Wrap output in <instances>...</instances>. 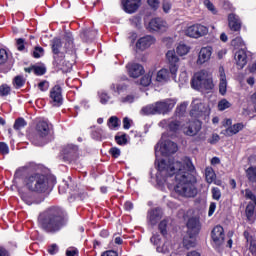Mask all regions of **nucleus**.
<instances>
[{"instance_id": "nucleus-1", "label": "nucleus", "mask_w": 256, "mask_h": 256, "mask_svg": "<svg viewBox=\"0 0 256 256\" xmlns=\"http://www.w3.org/2000/svg\"><path fill=\"white\" fill-rule=\"evenodd\" d=\"M157 167L158 185H167L168 189L174 188L175 193L186 199L197 197V177L190 158L185 157L181 162L173 159L161 160Z\"/></svg>"}, {"instance_id": "nucleus-2", "label": "nucleus", "mask_w": 256, "mask_h": 256, "mask_svg": "<svg viewBox=\"0 0 256 256\" xmlns=\"http://www.w3.org/2000/svg\"><path fill=\"white\" fill-rule=\"evenodd\" d=\"M69 223V215L59 206H51L38 216V227L45 233H59Z\"/></svg>"}, {"instance_id": "nucleus-3", "label": "nucleus", "mask_w": 256, "mask_h": 256, "mask_svg": "<svg viewBox=\"0 0 256 256\" xmlns=\"http://www.w3.org/2000/svg\"><path fill=\"white\" fill-rule=\"evenodd\" d=\"M64 39L66 41L65 49L70 51V54L65 56L63 52L54 53L53 63L55 67H58L59 69H63V67L71 69V67H73V63H75V58L77 57L75 54V45L73 44V35H71V33H66Z\"/></svg>"}, {"instance_id": "nucleus-4", "label": "nucleus", "mask_w": 256, "mask_h": 256, "mask_svg": "<svg viewBox=\"0 0 256 256\" xmlns=\"http://www.w3.org/2000/svg\"><path fill=\"white\" fill-rule=\"evenodd\" d=\"M24 187L31 193H47L49 191V178L45 174L34 173L24 178Z\"/></svg>"}, {"instance_id": "nucleus-5", "label": "nucleus", "mask_w": 256, "mask_h": 256, "mask_svg": "<svg viewBox=\"0 0 256 256\" xmlns=\"http://www.w3.org/2000/svg\"><path fill=\"white\" fill-rule=\"evenodd\" d=\"M175 105H177L176 99L167 98L143 107L141 113L143 115H167V113L173 111Z\"/></svg>"}, {"instance_id": "nucleus-6", "label": "nucleus", "mask_w": 256, "mask_h": 256, "mask_svg": "<svg viewBox=\"0 0 256 256\" xmlns=\"http://www.w3.org/2000/svg\"><path fill=\"white\" fill-rule=\"evenodd\" d=\"M191 85L196 91H211V89L215 87V84H213V76L207 70H201L195 73Z\"/></svg>"}, {"instance_id": "nucleus-7", "label": "nucleus", "mask_w": 256, "mask_h": 256, "mask_svg": "<svg viewBox=\"0 0 256 256\" xmlns=\"http://www.w3.org/2000/svg\"><path fill=\"white\" fill-rule=\"evenodd\" d=\"M49 135V123L45 120H40L36 125V134L31 137L33 145L43 147L45 145V137Z\"/></svg>"}, {"instance_id": "nucleus-8", "label": "nucleus", "mask_w": 256, "mask_h": 256, "mask_svg": "<svg viewBox=\"0 0 256 256\" xmlns=\"http://www.w3.org/2000/svg\"><path fill=\"white\" fill-rule=\"evenodd\" d=\"M177 150H178L177 144L170 140L160 142L155 147L156 156L158 153H161V155H163L164 157H169V155H173V153H177Z\"/></svg>"}, {"instance_id": "nucleus-9", "label": "nucleus", "mask_w": 256, "mask_h": 256, "mask_svg": "<svg viewBox=\"0 0 256 256\" xmlns=\"http://www.w3.org/2000/svg\"><path fill=\"white\" fill-rule=\"evenodd\" d=\"M207 33H209V28L201 24H194L192 26H189L185 30V35H187V37H191L192 39H199V37H205Z\"/></svg>"}, {"instance_id": "nucleus-10", "label": "nucleus", "mask_w": 256, "mask_h": 256, "mask_svg": "<svg viewBox=\"0 0 256 256\" xmlns=\"http://www.w3.org/2000/svg\"><path fill=\"white\" fill-rule=\"evenodd\" d=\"M166 61H168L172 79H177V72L179 71V57L175 50H169L166 53Z\"/></svg>"}, {"instance_id": "nucleus-11", "label": "nucleus", "mask_w": 256, "mask_h": 256, "mask_svg": "<svg viewBox=\"0 0 256 256\" xmlns=\"http://www.w3.org/2000/svg\"><path fill=\"white\" fill-rule=\"evenodd\" d=\"M63 160L73 163L79 159V148L76 145L68 144L62 150Z\"/></svg>"}, {"instance_id": "nucleus-12", "label": "nucleus", "mask_w": 256, "mask_h": 256, "mask_svg": "<svg viewBox=\"0 0 256 256\" xmlns=\"http://www.w3.org/2000/svg\"><path fill=\"white\" fill-rule=\"evenodd\" d=\"M213 247H221L225 243V230L222 226H215L211 231Z\"/></svg>"}, {"instance_id": "nucleus-13", "label": "nucleus", "mask_w": 256, "mask_h": 256, "mask_svg": "<svg viewBox=\"0 0 256 256\" xmlns=\"http://www.w3.org/2000/svg\"><path fill=\"white\" fill-rule=\"evenodd\" d=\"M148 29L151 32L165 33L169 29V25L162 18H153L148 24Z\"/></svg>"}, {"instance_id": "nucleus-14", "label": "nucleus", "mask_w": 256, "mask_h": 256, "mask_svg": "<svg viewBox=\"0 0 256 256\" xmlns=\"http://www.w3.org/2000/svg\"><path fill=\"white\" fill-rule=\"evenodd\" d=\"M191 107L192 108L190 111V115L195 119H199V117H203V115L207 111V107H205V104H203V101H201L200 99H194L192 101Z\"/></svg>"}, {"instance_id": "nucleus-15", "label": "nucleus", "mask_w": 256, "mask_h": 256, "mask_svg": "<svg viewBox=\"0 0 256 256\" xmlns=\"http://www.w3.org/2000/svg\"><path fill=\"white\" fill-rule=\"evenodd\" d=\"M213 48L211 46L202 47L198 54L197 65H203L211 60Z\"/></svg>"}, {"instance_id": "nucleus-16", "label": "nucleus", "mask_w": 256, "mask_h": 256, "mask_svg": "<svg viewBox=\"0 0 256 256\" xmlns=\"http://www.w3.org/2000/svg\"><path fill=\"white\" fill-rule=\"evenodd\" d=\"M122 7L126 13L133 14L141 7V0H121Z\"/></svg>"}, {"instance_id": "nucleus-17", "label": "nucleus", "mask_w": 256, "mask_h": 256, "mask_svg": "<svg viewBox=\"0 0 256 256\" xmlns=\"http://www.w3.org/2000/svg\"><path fill=\"white\" fill-rule=\"evenodd\" d=\"M155 41V37L147 35L138 39L136 42V47L140 49V51H145V49H149L151 45H155Z\"/></svg>"}, {"instance_id": "nucleus-18", "label": "nucleus", "mask_w": 256, "mask_h": 256, "mask_svg": "<svg viewBox=\"0 0 256 256\" xmlns=\"http://www.w3.org/2000/svg\"><path fill=\"white\" fill-rule=\"evenodd\" d=\"M234 59L238 69H243L247 65V50L245 48H240L235 52Z\"/></svg>"}, {"instance_id": "nucleus-19", "label": "nucleus", "mask_w": 256, "mask_h": 256, "mask_svg": "<svg viewBox=\"0 0 256 256\" xmlns=\"http://www.w3.org/2000/svg\"><path fill=\"white\" fill-rule=\"evenodd\" d=\"M187 234L188 235H199L201 231V222L199 218H190L187 222Z\"/></svg>"}, {"instance_id": "nucleus-20", "label": "nucleus", "mask_w": 256, "mask_h": 256, "mask_svg": "<svg viewBox=\"0 0 256 256\" xmlns=\"http://www.w3.org/2000/svg\"><path fill=\"white\" fill-rule=\"evenodd\" d=\"M127 69L130 77L137 79V77H141L143 73H145V69L141 64L138 63H129L127 64Z\"/></svg>"}, {"instance_id": "nucleus-21", "label": "nucleus", "mask_w": 256, "mask_h": 256, "mask_svg": "<svg viewBox=\"0 0 256 256\" xmlns=\"http://www.w3.org/2000/svg\"><path fill=\"white\" fill-rule=\"evenodd\" d=\"M50 99L53 105L59 106L63 103V94L61 92V86L56 85L50 91Z\"/></svg>"}, {"instance_id": "nucleus-22", "label": "nucleus", "mask_w": 256, "mask_h": 256, "mask_svg": "<svg viewBox=\"0 0 256 256\" xmlns=\"http://www.w3.org/2000/svg\"><path fill=\"white\" fill-rule=\"evenodd\" d=\"M161 217H163V211H161V208H155L148 211L147 219L149 225H151L152 227L157 225Z\"/></svg>"}, {"instance_id": "nucleus-23", "label": "nucleus", "mask_w": 256, "mask_h": 256, "mask_svg": "<svg viewBox=\"0 0 256 256\" xmlns=\"http://www.w3.org/2000/svg\"><path fill=\"white\" fill-rule=\"evenodd\" d=\"M245 129V124L243 122L236 123L224 130H222V135H225V137H233V135H237L239 131H243Z\"/></svg>"}, {"instance_id": "nucleus-24", "label": "nucleus", "mask_w": 256, "mask_h": 256, "mask_svg": "<svg viewBox=\"0 0 256 256\" xmlns=\"http://www.w3.org/2000/svg\"><path fill=\"white\" fill-rule=\"evenodd\" d=\"M219 93L220 95H227V75H225V68L219 67Z\"/></svg>"}, {"instance_id": "nucleus-25", "label": "nucleus", "mask_w": 256, "mask_h": 256, "mask_svg": "<svg viewBox=\"0 0 256 256\" xmlns=\"http://www.w3.org/2000/svg\"><path fill=\"white\" fill-rule=\"evenodd\" d=\"M228 26L231 31H241V19L237 14L228 15Z\"/></svg>"}, {"instance_id": "nucleus-26", "label": "nucleus", "mask_w": 256, "mask_h": 256, "mask_svg": "<svg viewBox=\"0 0 256 256\" xmlns=\"http://www.w3.org/2000/svg\"><path fill=\"white\" fill-rule=\"evenodd\" d=\"M201 131V121L195 120L189 124L188 127L184 128V133L193 137Z\"/></svg>"}, {"instance_id": "nucleus-27", "label": "nucleus", "mask_w": 256, "mask_h": 256, "mask_svg": "<svg viewBox=\"0 0 256 256\" xmlns=\"http://www.w3.org/2000/svg\"><path fill=\"white\" fill-rule=\"evenodd\" d=\"M21 199L26 205H39V203H43V198H36L31 193H21Z\"/></svg>"}, {"instance_id": "nucleus-28", "label": "nucleus", "mask_w": 256, "mask_h": 256, "mask_svg": "<svg viewBox=\"0 0 256 256\" xmlns=\"http://www.w3.org/2000/svg\"><path fill=\"white\" fill-rule=\"evenodd\" d=\"M180 123L177 120L168 119V120H162L159 123V127H163L164 129H169V131H177L180 127Z\"/></svg>"}, {"instance_id": "nucleus-29", "label": "nucleus", "mask_w": 256, "mask_h": 256, "mask_svg": "<svg viewBox=\"0 0 256 256\" xmlns=\"http://www.w3.org/2000/svg\"><path fill=\"white\" fill-rule=\"evenodd\" d=\"M173 78L171 75V69L169 70L167 68H162L160 71L157 72L156 81L158 83H167L169 79Z\"/></svg>"}, {"instance_id": "nucleus-30", "label": "nucleus", "mask_w": 256, "mask_h": 256, "mask_svg": "<svg viewBox=\"0 0 256 256\" xmlns=\"http://www.w3.org/2000/svg\"><path fill=\"white\" fill-rule=\"evenodd\" d=\"M246 177L251 183V185H255L256 187V166H250L245 170Z\"/></svg>"}, {"instance_id": "nucleus-31", "label": "nucleus", "mask_w": 256, "mask_h": 256, "mask_svg": "<svg viewBox=\"0 0 256 256\" xmlns=\"http://www.w3.org/2000/svg\"><path fill=\"white\" fill-rule=\"evenodd\" d=\"M244 237L247 243H250L249 250L251 251L252 255H256V240L253 236L249 235V231H244Z\"/></svg>"}, {"instance_id": "nucleus-32", "label": "nucleus", "mask_w": 256, "mask_h": 256, "mask_svg": "<svg viewBox=\"0 0 256 256\" xmlns=\"http://www.w3.org/2000/svg\"><path fill=\"white\" fill-rule=\"evenodd\" d=\"M97 36V31L96 30H83L80 34L81 39H83V41H91V39H95V37Z\"/></svg>"}, {"instance_id": "nucleus-33", "label": "nucleus", "mask_w": 256, "mask_h": 256, "mask_svg": "<svg viewBox=\"0 0 256 256\" xmlns=\"http://www.w3.org/2000/svg\"><path fill=\"white\" fill-rule=\"evenodd\" d=\"M195 237H197V235H188L184 237L183 245L186 249H191V247H195V245H197Z\"/></svg>"}, {"instance_id": "nucleus-34", "label": "nucleus", "mask_w": 256, "mask_h": 256, "mask_svg": "<svg viewBox=\"0 0 256 256\" xmlns=\"http://www.w3.org/2000/svg\"><path fill=\"white\" fill-rule=\"evenodd\" d=\"M205 179H206V183H209V185H211V183H213V181H215V179H217V175L215 174V170H213V168L206 167Z\"/></svg>"}, {"instance_id": "nucleus-35", "label": "nucleus", "mask_w": 256, "mask_h": 256, "mask_svg": "<svg viewBox=\"0 0 256 256\" xmlns=\"http://www.w3.org/2000/svg\"><path fill=\"white\" fill-rule=\"evenodd\" d=\"M255 207H256L255 202H250L247 205V207H246V217H247L248 221H253V219L255 217Z\"/></svg>"}, {"instance_id": "nucleus-36", "label": "nucleus", "mask_w": 256, "mask_h": 256, "mask_svg": "<svg viewBox=\"0 0 256 256\" xmlns=\"http://www.w3.org/2000/svg\"><path fill=\"white\" fill-rule=\"evenodd\" d=\"M26 173H29V166H22L18 168L14 174V181L17 182V179H21V177Z\"/></svg>"}, {"instance_id": "nucleus-37", "label": "nucleus", "mask_w": 256, "mask_h": 256, "mask_svg": "<svg viewBox=\"0 0 256 256\" xmlns=\"http://www.w3.org/2000/svg\"><path fill=\"white\" fill-rule=\"evenodd\" d=\"M176 51L180 57H183L184 55H187L189 51H191V48L187 46V44H179L176 48Z\"/></svg>"}, {"instance_id": "nucleus-38", "label": "nucleus", "mask_w": 256, "mask_h": 256, "mask_svg": "<svg viewBox=\"0 0 256 256\" xmlns=\"http://www.w3.org/2000/svg\"><path fill=\"white\" fill-rule=\"evenodd\" d=\"M157 253H163L164 255L171 251V242L165 241L162 246L156 248Z\"/></svg>"}, {"instance_id": "nucleus-39", "label": "nucleus", "mask_w": 256, "mask_h": 256, "mask_svg": "<svg viewBox=\"0 0 256 256\" xmlns=\"http://www.w3.org/2000/svg\"><path fill=\"white\" fill-rule=\"evenodd\" d=\"M127 89L126 85L123 84H111L110 85V90L113 91L114 93H117L118 95H121Z\"/></svg>"}, {"instance_id": "nucleus-40", "label": "nucleus", "mask_w": 256, "mask_h": 256, "mask_svg": "<svg viewBox=\"0 0 256 256\" xmlns=\"http://www.w3.org/2000/svg\"><path fill=\"white\" fill-rule=\"evenodd\" d=\"M63 47V43L61 42V39L59 38H54L52 40V51L53 53H61L59 50Z\"/></svg>"}, {"instance_id": "nucleus-41", "label": "nucleus", "mask_w": 256, "mask_h": 256, "mask_svg": "<svg viewBox=\"0 0 256 256\" xmlns=\"http://www.w3.org/2000/svg\"><path fill=\"white\" fill-rule=\"evenodd\" d=\"M231 45L235 49H239V48L245 49V42L243 41V38H241V37H236L235 39H233L231 41Z\"/></svg>"}, {"instance_id": "nucleus-42", "label": "nucleus", "mask_w": 256, "mask_h": 256, "mask_svg": "<svg viewBox=\"0 0 256 256\" xmlns=\"http://www.w3.org/2000/svg\"><path fill=\"white\" fill-rule=\"evenodd\" d=\"M27 127V121H25L23 118L16 119L14 123V129L16 131H21V129Z\"/></svg>"}, {"instance_id": "nucleus-43", "label": "nucleus", "mask_w": 256, "mask_h": 256, "mask_svg": "<svg viewBox=\"0 0 256 256\" xmlns=\"http://www.w3.org/2000/svg\"><path fill=\"white\" fill-rule=\"evenodd\" d=\"M119 123H121L119 118H117V116H112L108 120V127L109 129H117V127H119Z\"/></svg>"}, {"instance_id": "nucleus-44", "label": "nucleus", "mask_w": 256, "mask_h": 256, "mask_svg": "<svg viewBox=\"0 0 256 256\" xmlns=\"http://www.w3.org/2000/svg\"><path fill=\"white\" fill-rule=\"evenodd\" d=\"M99 99H100V103H102V105H107V103H109V101L111 99V96H109V94H107V92H105V91H100Z\"/></svg>"}, {"instance_id": "nucleus-45", "label": "nucleus", "mask_w": 256, "mask_h": 256, "mask_svg": "<svg viewBox=\"0 0 256 256\" xmlns=\"http://www.w3.org/2000/svg\"><path fill=\"white\" fill-rule=\"evenodd\" d=\"M229 107H231V102H229L227 99H222L218 103L219 111H225V109H229Z\"/></svg>"}, {"instance_id": "nucleus-46", "label": "nucleus", "mask_w": 256, "mask_h": 256, "mask_svg": "<svg viewBox=\"0 0 256 256\" xmlns=\"http://www.w3.org/2000/svg\"><path fill=\"white\" fill-rule=\"evenodd\" d=\"M45 55V50L41 46H36L33 51V57L35 59H39L40 57H43Z\"/></svg>"}, {"instance_id": "nucleus-47", "label": "nucleus", "mask_w": 256, "mask_h": 256, "mask_svg": "<svg viewBox=\"0 0 256 256\" xmlns=\"http://www.w3.org/2000/svg\"><path fill=\"white\" fill-rule=\"evenodd\" d=\"M140 85L143 87H149V85H151V74L143 76L140 80Z\"/></svg>"}, {"instance_id": "nucleus-48", "label": "nucleus", "mask_w": 256, "mask_h": 256, "mask_svg": "<svg viewBox=\"0 0 256 256\" xmlns=\"http://www.w3.org/2000/svg\"><path fill=\"white\" fill-rule=\"evenodd\" d=\"M211 193L212 199H214L215 201H219V199H221V190L218 187H213Z\"/></svg>"}, {"instance_id": "nucleus-49", "label": "nucleus", "mask_w": 256, "mask_h": 256, "mask_svg": "<svg viewBox=\"0 0 256 256\" xmlns=\"http://www.w3.org/2000/svg\"><path fill=\"white\" fill-rule=\"evenodd\" d=\"M14 85L17 89H20V87H23L25 85V80L23 79V76H16L14 78Z\"/></svg>"}, {"instance_id": "nucleus-50", "label": "nucleus", "mask_w": 256, "mask_h": 256, "mask_svg": "<svg viewBox=\"0 0 256 256\" xmlns=\"http://www.w3.org/2000/svg\"><path fill=\"white\" fill-rule=\"evenodd\" d=\"M7 59H9V55L7 54V50L0 49V65H4V63H7Z\"/></svg>"}, {"instance_id": "nucleus-51", "label": "nucleus", "mask_w": 256, "mask_h": 256, "mask_svg": "<svg viewBox=\"0 0 256 256\" xmlns=\"http://www.w3.org/2000/svg\"><path fill=\"white\" fill-rule=\"evenodd\" d=\"M167 225H168V222L167 220H162L160 223H159V231L162 235H167Z\"/></svg>"}, {"instance_id": "nucleus-52", "label": "nucleus", "mask_w": 256, "mask_h": 256, "mask_svg": "<svg viewBox=\"0 0 256 256\" xmlns=\"http://www.w3.org/2000/svg\"><path fill=\"white\" fill-rule=\"evenodd\" d=\"M204 5L208 11H211V13H213V15L217 13V10L215 9V5L212 4L211 0H204Z\"/></svg>"}, {"instance_id": "nucleus-53", "label": "nucleus", "mask_w": 256, "mask_h": 256, "mask_svg": "<svg viewBox=\"0 0 256 256\" xmlns=\"http://www.w3.org/2000/svg\"><path fill=\"white\" fill-rule=\"evenodd\" d=\"M35 75H45L47 73V68L45 66H34Z\"/></svg>"}, {"instance_id": "nucleus-54", "label": "nucleus", "mask_w": 256, "mask_h": 256, "mask_svg": "<svg viewBox=\"0 0 256 256\" xmlns=\"http://www.w3.org/2000/svg\"><path fill=\"white\" fill-rule=\"evenodd\" d=\"M9 93H11V88L9 86L7 85L0 86V95L2 97L9 95Z\"/></svg>"}, {"instance_id": "nucleus-55", "label": "nucleus", "mask_w": 256, "mask_h": 256, "mask_svg": "<svg viewBox=\"0 0 256 256\" xmlns=\"http://www.w3.org/2000/svg\"><path fill=\"white\" fill-rule=\"evenodd\" d=\"M115 141L118 145H127V136L125 134L122 136H115Z\"/></svg>"}, {"instance_id": "nucleus-56", "label": "nucleus", "mask_w": 256, "mask_h": 256, "mask_svg": "<svg viewBox=\"0 0 256 256\" xmlns=\"http://www.w3.org/2000/svg\"><path fill=\"white\" fill-rule=\"evenodd\" d=\"M16 45L18 51H24L25 50V40L22 38H19L16 40Z\"/></svg>"}, {"instance_id": "nucleus-57", "label": "nucleus", "mask_w": 256, "mask_h": 256, "mask_svg": "<svg viewBox=\"0 0 256 256\" xmlns=\"http://www.w3.org/2000/svg\"><path fill=\"white\" fill-rule=\"evenodd\" d=\"M38 89H40L43 92L48 91L49 90V83L47 82V80H44V81L40 82L38 84Z\"/></svg>"}, {"instance_id": "nucleus-58", "label": "nucleus", "mask_w": 256, "mask_h": 256, "mask_svg": "<svg viewBox=\"0 0 256 256\" xmlns=\"http://www.w3.org/2000/svg\"><path fill=\"white\" fill-rule=\"evenodd\" d=\"M120 101L121 103H133V101H135V96L128 95V96L122 97Z\"/></svg>"}, {"instance_id": "nucleus-59", "label": "nucleus", "mask_w": 256, "mask_h": 256, "mask_svg": "<svg viewBox=\"0 0 256 256\" xmlns=\"http://www.w3.org/2000/svg\"><path fill=\"white\" fill-rule=\"evenodd\" d=\"M0 153H3V155H7V153H9V146H7L5 142H0Z\"/></svg>"}, {"instance_id": "nucleus-60", "label": "nucleus", "mask_w": 256, "mask_h": 256, "mask_svg": "<svg viewBox=\"0 0 256 256\" xmlns=\"http://www.w3.org/2000/svg\"><path fill=\"white\" fill-rule=\"evenodd\" d=\"M67 256H79V250L77 248H70L66 251Z\"/></svg>"}, {"instance_id": "nucleus-61", "label": "nucleus", "mask_w": 256, "mask_h": 256, "mask_svg": "<svg viewBox=\"0 0 256 256\" xmlns=\"http://www.w3.org/2000/svg\"><path fill=\"white\" fill-rule=\"evenodd\" d=\"M57 251H59V247H57V244H52L48 248V253H50V255H55L57 253Z\"/></svg>"}, {"instance_id": "nucleus-62", "label": "nucleus", "mask_w": 256, "mask_h": 256, "mask_svg": "<svg viewBox=\"0 0 256 256\" xmlns=\"http://www.w3.org/2000/svg\"><path fill=\"white\" fill-rule=\"evenodd\" d=\"M131 123H132L131 119L125 117L123 119V128L124 129H131Z\"/></svg>"}, {"instance_id": "nucleus-63", "label": "nucleus", "mask_w": 256, "mask_h": 256, "mask_svg": "<svg viewBox=\"0 0 256 256\" xmlns=\"http://www.w3.org/2000/svg\"><path fill=\"white\" fill-rule=\"evenodd\" d=\"M148 5L152 7V9H158L159 8V0H147Z\"/></svg>"}, {"instance_id": "nucleus-64", "label": "nucleus", "mask_w": 256, "mask_h": 256, "mask_svg": "<svg viewBox=\"0 0 256 256\" xmlns=\"http://www.w3.org/2000/svg\"><path fill=\"white\" fill-rule=\"evenodd\" d=\"M102 256H117V252L113 250L105 251Z\"/></svg>"}]
</instances>
